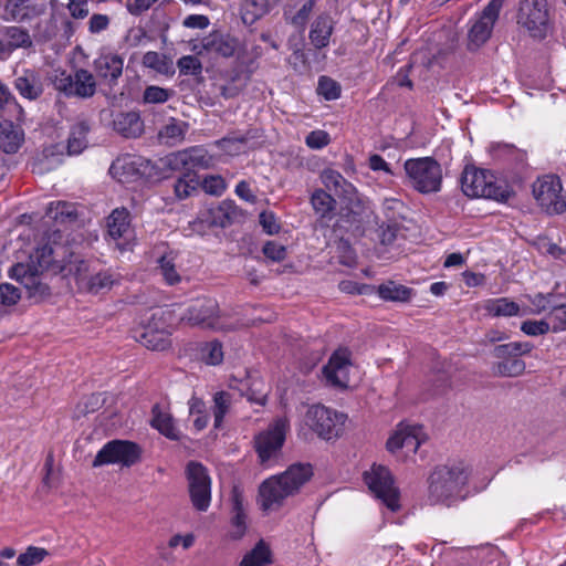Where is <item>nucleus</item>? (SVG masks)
Wrapping results in <instances>:
<instances>
[{
    "label": "nucleus",
    "mask_w": 566,
    "mask_h": 566,
    "mask_svg": "<svg viewBox=\"0 0 566 566\" xmlns=\"http://www.w3.org/2000/svg\"><path fill=\"white\" fill-rule=\"evenodd\" d=\"M334 31V20L331 15L319 14L312 23L308 38L316 49H324L329 44Z\"/></svg>",
    "instance_id": "obj_26"
},
{
    "label": "nucleus",
    "mask_w": 566,
    "mask_h": 566,
    "mask_svg": "<svg viewBox=\"0 0 566 566\" xmlns=\"http://www.w3.org/2000/svg\"><path fill=\"white\" fill-rule=\"evenodd\" d=\"M489 153L495 160L513 163L516 165H523L527 158L525 150L517 148L513 144L504 142L491 143L489 146Z\"/></svg>",
    "instance_id": "obj_27"
},
{
    "label": "nucleus",
    "mask_w": 566,
    "mask_h": 566,
    "mask_svg": "<svg viewBox=\"0 0 566 566\" xmlns=\"http://www.w3.org/2000/svg\"><path fill=\"white\" fill-rule=\"evenodd\" d=\"M167 165L172 170H185L190 174L198 169H209L213 166V157L202 146H195L167 157Z\"/></svg>",
    "instance_id": "obj_15"
},
{
    "label": "nucleus",
    "mask_w": 566,
    "mask_h": 566,
    "mask_svg": "<svg viewBox=\"0 0 566 566\" xmlns=\"http://www.w3.org/2000/svg\"><path fill=\"white\" fill-rule=\"evenodd\" d=\"M113 129L125 138H136L144 132V123L138 112H117L113 116Z\"/></svg>",
    "instance_id": "obj_22"
},
{
    "label": "nucleus",
    "mask_w": 566,
    "mask_h": 566,
    "mask_svg": "<svg viewBox=\"0 0 566 566\" xmlns=\"http://www.w3.org/2000/svg\"><path fill=\"white\" fill-rule=\"evenodd\" d=\"M12 84L19 95L30 102L38 101L44 93L43 78L34 69H23L15 73Z\"/></svg>",
    "instance_id": "obj_21"
},
{
    "label": "nucleus",
    "mask_w": 566,
    "mask_h": 566,
    "mask_svg": "<svg viewBox=\"0 0 566 566\" xmlns=\"http://www.w3.org/2000/svg\"><path fill=\"white\" fill-rule=\"evenodd\" d=\"M219 305L213 298H200L192 303L182 315L181 321L190 326L221 329L219 325Z\"/></svg>",
    "instance_id": "obj_14"
},
{
    "label": "nucleus",
    "mask_w": 566,
    "mask_h": 566,
    "mask_svg": "<svg viewBox=\"0 0 566 566\" xmlns=\"http://www.w3.org/2000/svg\"><path fill=\"white\" fill-rule=\"evenodd\" d=\"M177 66L182 75H200L202 63L195 55H184L177 61Z\"/></svg>",
    "instance_id": "obj_51"
},
{
    "label": "nucleus",
    "mask_w": 566,
    "mask_h": 566,
    "mask_svg": "<svg viewBox=\"0 0 566 566\" xmlns=\"http://www.w3.org/2000/svg\"><path fill=\"white\" fill-rule=\"evenodd\" d=\"M526 368L525 361L521 358L511 357L503 359L493 365V373L501 377H517L524 373Z\"/></svg>",
    "instance_id": "obj_44"
},
{
    "label": "nucleus",
    "mask_w": 566,
    "mask_h": 566,
    "mask_svg": "<svg viewBox=\"0 0 566 566\" xmlns=\"http://www.w3.org/2000/svg\"><path fill=\"white\" fill-rule=\"evenodd\" d=\"M53 21L60 22L59 35L63 39H71L77 30V24L62 11H53Z\"/></svg>",
    "instance_id": "obj_56"
},
{
    "label": "nucleus",
    "mask_w": 566,
    "mask_h": 566,
    "mask_svg": "<svg viewBox=\"0 0 566 566\" xmlns=\"http://www.w3.org/2000/svg\"><path fill=\"white\" fill-rule=\"evenodd\" d=\"M49 552L45 548L29 546L24 553L18 556L17 564L19 566H35L39 565L46 556Z\"/></svg>",
    "instance_id": "obj_46"
},
{
    "label": "nucleus",
    "mask_w": 566,
    "mask_h": 566,
    "mask_svg": "<svg viewBox=\"0 0 566 566\" xmlns=\"http://www.w3.org/2000/svg\"><path fill=\"white\" fill-rule=\"evenodd\" d=\"M548 319L552 322L554 333L566 331V305L554 304L548 313Z\"/></svg>",
    "instance_id": "obj_53"
},
{
    "label": "nucleus",
    "mask_w": 566,
    "mask_h": 566,
    "mask_svg": "<svg viewBox=\"0 0 566 566\" xmlns=\"http://www.w3.org/2000/svg\"><path fill=\"white\" fill-rule=\"evenodd\" d=\"M93 69L96 76L113 88L123 74L124 59L115 52L104 51L93 61Z\"/></svg>",
    "instance_id": "obj_17"
},
{
    "label": "nucleus",
    "mask_w": 566,
    "mask_h": 566,
    "mask_svg": "<svg viewBox=\"0 0 566 566\" xmlns=\"http://www.w3.org/2000/svg\"><path fill=\"white\" fill-rule=\"evenodd\" d=\"M471 469L463 461L438 465L428 478V501L430 504L451 506L463 501Z\"/></svg>",
    "instance_id": "obj_1"
},
{
    "label": "nucleus",
    "mask_w": 566,
    "mask_h": 566,
    "mask_svg": "<svg viewBox=\"0 0 566 566\" xmlns=\"http://www.w3.org/2000/svg\"><path fill=\"white\" fill-rule=\"evenodd\" d=\"M232 403L231 394L227 391H218L213 396L212 413L214 418V428L220 429L223 423L224 416L229 412Z\"/></svg>",
    "instance_id": "obj_43"
},
{
    "label": "nucleus",
    "mask_w": 566,
    "mask_h": 566,
    "mask_svg": "<svg viewBox=\"0 0 566 566\" xmlns=\"http://www.w3.org/2000/svg\"><path fill=\"white\" fill-rule=\"evenodd\" d=\"M552 329L551 324L545 321H525L521 325V331L528 336L545 335Z\"/></svg>",
    "instance_id": "obj_59"
},
{
    "label": "nucleus",
    "mask_w": 566,
    "mask_h": 566,
    "mask_svg": "<svg viewBox=\"0 0 566 566\" xmlns=\"http://www.w3.org/2000/svg\"><path fill=\"white\" fill-rule=\"evenodd\" d=\"M91 130L88 122L81 120L71 127L67 139V151L70 155H78L87 147V134Z\"/></svg>",
    "instance_id": "obj_32"
},
{
    "label": "nucleus",
    "mask_w": 566,
    "mask_h": 566,
    "mask_svg": "<svg viewBox=\"0 0 566 566\" xmlns=\"http://www.w3.org/2000/svg\"><path fill=\"white\" fill-rule=\"evenodd\" d=\"M140 343L151 350H165L170 347L169 335L163 331L147 328L140 335Z\"/></svg>",
    "instance_id": "obj_41"
},
{
    "label": "nucleus",
    "mask_w": 566,
    "mask_h": 566,
    "mask_svg": "<svg viewBox=\"0 0 566 566\" xmlns=\"http://www.w3.org/2000/svg\"><path fill=\"white\" fill-rule=\"evenodd\" d=\"M380 298L390 302H409L413 295V291L401 284L388 281L378 287Z\"/></svg>",
    "instance_id": "obj_35"
},
{
    "label": "nucleus",
    "mask_w": 566,
    "mask_h": 566,
    "mask_svg": "<svg viewBox=\"0 0 566 566\" xmlns=\"http://www.w3.org/2000/svg\"><path fill=\"white\" fill-rule=\"evenodd\" d=\"M188 489L193 507L206 512L211 502V479L200 462L190 461L186 468Z\"/></svg>",
    "instance_id": "obj_10"
},
{
    "label": "nucleus",
    "mask_w": 566,
    "mask_h": 566,
    "mask_svg": "<svg viewBox=\"0 0 566 566\" xmlns=\"http://www.w3.org/2000/svg\"><path fill=\"white\" fill-rule=\"evenodd\" d=\"M25 0H7L4 6V19L23 21L29 12H24Z\"/></svg>",
    "instance_id": "obj_55"
},
{
    "label": "nucleus",
    "mask_w": 566,
    "mask_h": 566,
    "mask_svg": "<svg viewBox=\"0 0 566 566\" xmlns=\"http://www.w3.org/2000/svg\"><path fill=\"white\" fill-rule=\"evenodd\" d=\"M421 434V426L400 422L386 443L387 450L395 453L405 449L407 453H416L422 442Z\"/></svg>",
    "instance_id": "obj_18"
},
{
    "label": "nucleus",
    "mask_w": 566,
    "mask_h": 566,
    "mask_svg": "<svg viewBox=\"0 0 566 566\" xmlns=\"http://www.w3.org/2000/svg\"><path fill=\"white\" fill-rule=\"evenodd\" d=\"M51 83L55 91L67 98H91L97 88L95 76L86 69H76L73 73L55 71Z\"/></svg>",
    "instance_id": "obj_5"
},
{
    "label": "nucleus",
    "mask_w": 566,
    "mask_h": 566,
    "mask_svg": "<svg viewBox=\"0 0 566 566\" xmlns=\"http://www.w3.org/2000/svg\"><path fill=\"white\" fill-rule=\"evenodd\" d=\"M346 419V415L323 405L310 407L305 415L306 426L321 439L326 441L337 439L342 436Z\"/></svg>",
    "instance_id": "obj_6"
},
{
    "label": "nucleus",
    "mask_w": 566,
    "mask_h": 566,
    "mask_svg": "<svg viewBox=\"0 0 566 566\" xmlns=\"http://www.w3.org/2000/svg\"><path fill=\"white\" fill-rule=\"evenodd\" d=\"M226 182L221 176H208L202 181L203 190L213 196H220L226 190Z\"/></svg>",
    "instance_id": "obj_63"
},
{
    "label": "nucleus",
    "mask_w": 566,
    "mask_h": 566,
    "mask_svg": "<svg viewBox=\"0 0 566 566\" xmlns=\"http://www.w3.org/2000/svg\"><path fill=\"white\" fill-rule=\"evenodd\" d=\"M408 208L402 200L398 198H385L382 201V222L399 223L406 219Z\"/></svg>",
    "instance_id": "obj_38"
},
{
    "label": "nucleus",
    "mask_w": 566,
    "mask_h": 566,
    "mask_svg": "<svg viewBox=\"0 0 566 566\" xmlns=\"http://www.w3.org/2000/svg\"><path fill=\"white\" fill-rule=\"evenodd\" d=\"M188 127V123L170 118L169 123L159 130L158 136L165 143L174 145L184 139Z\"/></svg>",
    "instance_id": "obj_39"
},
{
    "label": "nucleus",
    "mask_w": 566,
    "mask_h": 566,
    "mask_svg": "<svg viewBox=\"0 0 566 566\" xmlns=\"http://www.w3.org/2000/svg\"><path fill=\"white\" fill-rule=\"evenodd\" d=\"M329 142L331 137L328 133L321 129L311 132L305 138L306 146L312 149H322L327 146Z\"/></svg>",
    "instance_id": "obj_62"
},
{
    "label": "nucleus",
    "mask_w": 566,
    "mask_h": 566,
    "mask_svg": "<svg viewBox=\"0 0 566 566\" xmlns=\"http://www.w3.org/2000/svg\"><path fill=\"white\" fill-rule=\"evenodd\" d=\"M23 283L32 297L44 298L50 295V287L42 283L35 274L24 275Z\"/></svg>",
    "instance_id": "obj_49"
},
{
    "label": "nucleus",
    "mask_w": 566,
    "mask_h": 566,
    "mask_svg": "<svg viewBox=\"0 0 566 566\" xmlns=\"http://www.w3.org/2000/svg\"><path fill=\"white\" fill-rule=\"evenodd\" d=\"M48 214L52 216V218L56 221H64L65 219L75 218L73 207L64 201L51 202Z\"/></svg>",
    "instance_id": "obj_58"
},
{
    "label": "nucleus",
    "mask_w": 566,
    "mask_h": 566,
    "mask_svg": "<svg viewBox=\"0 0 566 566\" xmlns=\"http://www.w3.org/2000/svg\"><path fill=\"white\" fill-rule=\"evenodd\" d=\"M248 140L247 136H228L217 140L216 145L229 155H237L240 153L241 146L245 145Z\"/></svg>",
    "instance_id": "obj_54"
},
{
    "label": "nucleus",
    "mask_w": 566,
    "mask_h": 566,
    "mask_svg": "<svg viewBox=\"0 0 566 566\" xmlns=\"http://www.w3.org/2000/svg\"><path fill=\"white\" fill-rule=\"evenodd\" d=\"M108 233L114 239L124 238L129 230V213L126 209H115L108 217Z\"/></svg>",
    "instance_id": "obj_37"
},
{
    "label": "nucleus",
    "mask_w": 566,
    "mask_h": 566,
    "mask_svg": "<svg viewBox=\"0 0 566 566\" xmlns=\"http://www.w3.org/2000/svg\"><path fill=\"white\" fill-rule=\"evenodd\" d=\"M117 281V276L109 270L87 274L85 262H81L76 273L77 285L92 294L109 291Z\"/></svg>",
    "instance_id": "obj_20"
},
{
    "label": "nucleus",
    "mask_w": 566,
    "mask_h": 566,
    "mask_svg": "<svg viewBox=\"0 0 566 566\" xmlns=\"http://www.w3.org/2000/svg\"><path fill=\"white\" fill-rule=\"evenodd\" d=\"M153 419L150 421L153 428L157 429L161 434L170 440H179L180 432L175 426L174 418L170 413L164 412L159 405L153 407Z\"/></svg>",
    "instance_id": "obj_29"
},
{
    "label": "nucleus",
    "mask_w": 566,
    "mask_h": 566,
    "mask_svg": "<svg viewBox=\"0 0 566 566\" xmlns=\"http://www.w3.org/2000/svg\"><path fill=\"white\" fill-rule=\"evenodd\" d=\"M0 112L10 119L20 122L24 117V109L11 93L9 87L0 81Z\"/></svg>",
    "instance_id": "obj_30"
},
{
    "label": "nucleus",
    "mask_w": 566,
    "mask_h": 566,
    "mask_svg": "<svg viewBox=\"0 0 566 566\" xmlns=\"http://www.w3.org/2000/svg\"><path fill=\"white\" fill-rule=\"evenodd\" d=\"M517 23L525 28L531 36L543 39L548 29V11L545 0H522L517 12Z\"/></svg>",
    "instance_id": "obj_12"
},
{
    "label": "nucleus",
    "mask_w": 566,
    "mask_h": 566,
    "mask_svg": "<svg viewBox=\"0 0 566 566\" xmlns=\"http://www.w3.org/2000/svg\"><path fill=\"white\" fill-rule=\"evenodd\" d=\"M562 192V181L555 175L538 178L533 185L534 198L549 214H560L566 211V200Z\"/></svg>",
    "instance_id": "obj_8"
},
{
    "label": "nucleus",
    "mask_w": 566,
    "mask_h": 566,
    "mask_svg": "<svg viewBox=\"0 0 566 566\" xmlns=\"http://www.w3.org/2000/svg\"><path fill=\"white\" fill-rule=\"evenodd\" d=\"M289 422L286 419H275L266 430L254 438V448L261 464H266L279 455L285 441Z\"/></svg>",
    "instance_id": "obj_11"
},
{
    "label": "nucleus",
    "mask_w": 566,
    "mask_h": 566,
    "mask_svg": "<svg viewBox=\"0 0 566 566\" xmlns=\"http://www.w3.org/2000/svg\"><path fill=\"white\" fill-rule=\"evenodd\" d=\"M262 252L268 259L274 262L283 261L286 258V248L276 241L265 242Z\"/></svg>",
    "instance_id": "obj_60"
},
{
    "label": "nucleus",
    "mask_w": 566,
    "mask_h": 566,
    "mask_svg": "<svg viewBox=\"0 0 566 566\" xmlns=\"http://www.w3.org/2000/svg\"><path fill=\"white\" fill-rule=\"evenodd\" d=\"M198 180L191 174H185L184 177L176 180L174 191L178 199L188 198L192 191L197 190Z\"/></svg>",
    "instance_id": "obj_48"
},
{
    "label": "nucleus",
    "mask_w": 566,
    "mask_h": 566,
    "mask_svg": "<svg viewBox=\"0 0 566 566\" xmlns=\"http://www.w3.org/2000/svg\"><path fill=\"white\" fill-rule=\"evenodd\" d=\"M321 179L327 190L333 191L338 197L348 198L350 200V203L355 208L359 209H352V221L359 222L360 219L358 218V216L360 214V210H363L364 207L360 205V201L358 199L356 200V202H354L353 200V196L355 195V187L353 186V184L347 181L339 171L334 169L323 170L321 174Z\"/></svg>",
    "instance_id": "obj_19"
},
{
    "label": "nucleus",
    "mask_w": 566,
    "mask_h": 566,
    "mask_svg": "<svg viewBox=\"0 0 566 566\" xmlns=\"http://www.w3.org/2000/svg\"><path fill=\"white\" fill-rule=\"evenodd\" d=\"M310 463H294L285 472L266 479L259 489L260 505L264 511L276 510L312 478Z\"/></svg>",
    "instance_id": "obj_2"
},
{
    "label": "nucleus",
    "mask_w": 566,
    "mask_h": 566,
    "mask_svg": "<svg viewBox=\"0 0 566 566\" xmlns=\"http://www.w3.org/2000/svg\"><path fill=\"white\" fill-rule=\"evenodd\" d=\"M400 230L401 224L399 223L382 222L377 230V235L380 243L384 245L392 244Z\"/></svg>",
    "instance_id": "obj_57"
},
{
    "label": "nucleus",
    "mask_w": 566,
    "mask_h": 566,
    "mask_svg": "<svg viewBox=\"0 0 566 566\" xmlns=\"http://www.w3.org/2000/svg\"><path fill=\"white\" fill-rule=\"evenodd\" d=\"M311 205L321 219L332 220L336 200L323 189H316L311 196Z\"/></svg>",
    "instance_id": "obj_33"
},
{
    "label": "nucleus",
    "mask_w": 566,
    "mask_h": 566,
    "mask_svg": "<svg viewBox=\"0 0 566 566\" xmlns=\"http://www.w3.org/2000/svg\"><path fill=\"white\" fill-rule=\"evenodd\" d=\"M231 532L230 536L233 539L241 538L247 531V513L244 505V496L238 486L231 490Z\"/></svg>",
    "instance_id": "obj_24"
},
{
    "label": "nucleus",
    "mask_w": 566,
    "mask_h": 566,
    "mask_svg": "<svg viewBox=\"0 0 566 566\" xmlns=\"http://www.w3.org/2000/svg\"><path fill=\"white\" fill-rule=\"evenodd\" d=\"M340 85L328 76H321L317 84V93L326 101H334L340 96Z\"/></svg>",
    "instance_id": "obj_47"
},
{
    "label": "nucleus",
    "mask_w": 566,
    "mask_h": 566,
    "mask_svg": "<svg viewBox=\"0 0 566 566\" xmlns=\"http://www.w3.org/2000/svg\"><path fill=\"white\" fill-rule=\"evenodd\" d=\"M142 450L135 442L127 440L108 441L95 455L93 467L106 464H122L132 467L140 459Z\"/></svg>",
    "instance_id": "obj_9"
},
{
    "label": "nucleus",
    "mask_w": 566,
    "mask_h": 566,
    "mask_svg": "<svg viewBox=\"0 0 566 566\" xmlns=\"http://www.w3.org/2000/svg\"><path fill=\"white\" fill-rule=\"evenodd\" d=\"M271 563V551L269 546L260 541L250 552H248L240 566H266Z\"/></svg>",
    "instance_id": "obj_40"
},
{
    "label": "nucleus",
    "mask_w": 566,
    "mask_h": 566,
    "mask_svg": "<svg viewBox=\"0 0 566 566\" xmlns=\"http://www.w3.org/2000/svg\"><path fill=\"white\" fill-rule=\"evenodd\" d=\"M403 168L410 185L417 191L431 193L440 190L442 170L440 164L432 157L407 159Z\"/></svg>",
    "instance_id": "obj_4"
},
{
    "label": "nucleus",
    "mask_w": 566,
    "mask_h": 566,
    "mask_svg": "<svg viewBox=\"0 0 566 566\" xmlns=\"http://www.w3.org/2000/svg\"><path fill=\"white\" fill-rule=\"evenodd\" d=\"M142 63L145 67L151 69L160 74H174V63L166 54L148 51L143 55Z\"/></svg>",
    "instance_id": "obj_36"
},
{
    "label": "nucleus",
    "mask_w": 566,
    "mask_h": 566,
    "mask_svg": "<svg viewBox=\"0 0 566 566\" xmlns=\"http://www.w3.org/2000/svg\"><path fill=\"white\" fill-rule=\"evenodd\" d=\"M316 4V0H287L283 8L285 21L297 29H304Z\"/></svg>",
    "instance_id": "obj_23"
},
{
    "label": "nucleus",
    "mask_w": 566,
    "mask_h": 566,
    "mask_svg": "<svg viewBox=\"0 0 566 566\" xmlns=\"http://www.w3.org/2000/svg\"><path fill=\"white\" fill-rule=\"evenodd\" d=\"M202 48L222 57H231L238 49V40L230 34L212 32L202 39Z\"/></svg>",
    "instance_id": "obj_25"
},
{
    "label": "nucleus",
    "mask_w": 566,
    "mask_h": 566,
    "mask_svg": "<svg viewBox=\"0 0 566 566\" xmlns=\"http://www.w3.org/2000/svg\"><path fill=\"white\" fill-rule=\"evenodd\" d=\"M201 359L208 365H219L223 360L222 344L219 340L205 343L200 347Z\"/></svg>",
    "instance_id": "obj_45"
},
{
    "label": "nucleus",
    "mask_w": 566,
    "mask_h": 566,
    "mask_svg": "<svg viewBox=\"0 0 566 566\" xmlns=\"http://www.w3.org/2000/svg\"><path fill=\"white\" fill-rule=\"evenodd\" d=\"M177 259L178 254L175 251H168L157 260V270L168 285H176L181 281L177 270Z\"/></svg>",
    "instance_id": "obj_31"
},
{
    "label": "nucleus",
    "mask_w": 566,
    "mask_h": 566,
    "mask_svg": "<svg viewBox=\"0 0 566 566\" xmlns=\"http://www.w3.org/2000/svg\"><path fill=\"white\" fill-rule=\"evenodd\" d=\"M364 482L391 512L400 509V492L387 467L374 464L370 470L364 472Z\"/></svg>",
    "instance_id": "obj_7"
},
{
    "label": "nucleus",
    "mask_w": 566,
    "mask_h": 566,
    "mask_svg": "<svg viewBox=\"0 0 566 566\" xmlns=\"http://www.w3.org/2000/svg\"><path fill=\"white\" fill-rule=\"evenodd\" d=\"M66 9L70 15L75 20H83L90 14L87 0H70L66 4Z\"/></svg>",
    "instance_id": "obj_64"
},
{
    "label": "nucleus",
    "mask_w": 566,
    "mask_h": 566,
    "mask_svg": "<svg viewBox=\"0 0 566 566\" xmlns=\"http://www.w3.org/2000/svg\"><path fill=\"white\" fill-rule=\"evenodd\" d=\"M4 35L8 39L6 46H8L7 53H10L19 48H30L32 41L27 30L19 27H8L4 29Z\"/></svg>",
    "instance_id": "obj_42"
},
{
    "label": "nucleus",
    "mask_w": 566,
    "mask_h": 566,
    "mask_svg": "<svg viewBox=\"0 0 566 566\" xmlns=\"http://www.w3.org/2000/svg\"><path fill=\"white\" fill-rule=\"evenodd\" d=\"M350 352L339 348L333 353L327 365L323 368L328 384L337 388H347L349 382V369L352 367Z\"/></svg>",
    "instance_id": "obj_16"
},
{
    "label": "nucleus",
    "mask_w": 566,
    "mask_h": 566,
    "mask_svg": "<svg viewBox=\"0 0 566 566\" xmlns=\"http://www.w3.org/2000/svg\"><path fill=\"white\" fill-rule=\"evenodd\" d=\"M218 213L223 216L224 221H218L220 228L230 226L239 216L240 209L232 200H223L218 206Z\"/></svg>",
    "instance_id": "obj_50"
},
{
    "label": "nucleus",
    "mask_w": 566,
    "mask_h": 566,
    "mask_svg": "<svg viewBox=\"0 0 566 566\" xmlns=\"http://www.w3.org/2000/svg\"><path fill=\"white\" fill-rule=\"evenodd\" d=\"M13 120L14 119L10 118L6 120V128L2 129L0 135V148L6 154L17 153L23 142V133L22 130L13 127Z\"/></svg>",
    "instance_id": "obj_34"
},
{
    "label": "nucleus",
    "mask_w": 566,
    "mask_h": 566,
    "mask_svg": "<svg viewBox=\"0 0 566 566\" xmlns=\"http://www.w3.org/2000/svg\"><path fill=\"white\" fill-rule=\"evenodd\" d=\"M488 315L493 317L522 316L520 305L507 297L491 298L483 305Z\"/></svg>",
    "instance_id": "obj_28"
},
{
    "label": "nucleus",
    "mask_w": 566,
    "mask_h": 566,
    "mask_svg": "<svg viewBox=\"0 0 566 566\" xmlns=\"http://www.w3.org/2000/svg\"><path fill=\"white\" fill-rule=\"evenodd\" d=\"M461 188L471 198H486L506 201L510 190L506 185L499 184L495 177L486 170L467 166L461 174Z\"/></svg>",
    "instance_id": "obj_3"
},
{
    "label": "nucleus",
    "mask_w": 566,
    "mask_h": 566,
    "mask_svg": "<svg viewBox=\"0 0 566 566\" xmlns=\"http://www.w3.org/2000/svg\"><path fill=\"white\" fill-rule=\"evenodd\" d=\"M171 91L159 86H147L143 94V101L146 104H163L169 99Z\"/></svg>",
    "instance_id": "obj_52"
},
{
    "label": "nucleus",
    "mask_w": 566,
    "mask_h": 566,
    "mask_svg": "<svg viewBox=\"0 0 566 566\" xmlns=\"http://www.w3.org/2000/svg\"><path fill=\"white\" fill-rule=\"evenodd\" d=\"M20 291L12 284L2 283L0 284V304L10 306L15 304L20 300Z\"/></svg>",
    "instance_id": "obj_61"
},
{
    "label": "nucleus",
    "mask_w": 566,
    "mask_h": 566,
    "mask_svg": "<svg viewBox=\"0 0 566 566\" xmlns=\"http://www.w3.org/2000/svg\"><path fill=\"white\" fill-rule=\"evenodd\" d=\"M503 2L504 0H491L482 12L472 20L468 32V49L470 51L478 50L490 39Z\"/></svg>",
    "instance_id": "obj_13"
}]
</instances>
